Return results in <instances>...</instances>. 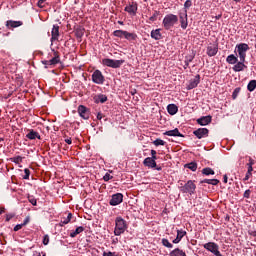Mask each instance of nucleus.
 <instances>
[{
  "mask_svg": "<svg viewBox=\"0 0 256 256\" xmlns=\"http://www.w3.org/2000/svg\"><path fill=\"white\" fill-rule=\"evenodd\" d=\"M178 21L179 17H177V15L167 14L163 19L162 25L166 31H169V29H172Z\"/></svg>",
  "mask_w": 256,
  "mask_h": 256,
  "instance_id": "obj_1",
  "label": "nucleus"
},
{
  "mask_svg": "<svg viewBox=\"0 0 256 256\" xmlns=\"http://www.w3.org/2000/svg\"><path fill=\"white\" fill-rule=\"evenodd\" d=\"M126 229H127V222L121 217H117L115 220L114 235L119 237V235H123V233H125Z\"/></svg>",
  "mask_w": 256,
  "mask_h": 256,
  "instance_id": "obj_2",
  "label": "nucleus"
},
{
  "mask_svg": "<svg viewBox=\"0 0 256 256\" xmlns=\"http://www.w3.org/2000/svg\"><path fill=\"white\" fill-rule=\"evenodd\" d=\"M247 51H249L248 44L241 43L236 45L235 53H238V57L240 61H245V57H247Z\"/></svg>",
  "mask_w": 256,
  "mask_h": 256,
  "instance_id": "obj_3",
  "label": "nucleus"
},
{
  "mask_svg": "<svg viewBox=\"0 0 256 256\" xmlns=\"http://www.w3.org/2000/svg\"><path fill=\"white\" fill-rule=\"evenodd\" d=\"M125 63V60H114L109 58H104L102 60V65H105L106 67H111L112 69H119L121 65Z\"/></svg>",
  "mask_w": 256,
  "mask_h": 256,
  "instance_id": "obj_4",
  "label": "nucleus"
},
{
  "mask_svg": "<svg viewBox=\"0 0 256 256\" xmlns=\"http://www.w3.org/2000/svg\"><path fill=\"white\" fill-rule=\"evenodd\" d=\"M195 189H197V186L195 183H193V180H189L184 186L180 188V191L182 193H189V195H194Z\"/></svg>",
  "mask_w": 256,
  "mask_h": 256,
  "instance_id": "obj_5",
  "label": "nucleus"
},
{
  "mask_svg": "<svg viewBox=\"0 0 256 256\" xmlns=\"http://www.w3.org/2000/svg\"><path fill=\"white\" fill-rule=\"evenodd\" d=\"M92 81L96 85H103L105 83V76H103L100 70H95L92 74Z\"/></svg>",
  "mask_w": 256,
  "mask_h": 256,
  "instance_id": "obj_6",
  "label": "nucleus"
},
{
  "mask_svg": "<svg viewBox=\"0 0 256 256\" xmlns=\"http://www.w3.org/2000/svg\"><path fill=\"white\" fill-rule=\"evenodd\" d=\"M110 205L112 207H115L116 205H120V203H123V194L121 193H116L112 195V198L109 201Z\"/></svg>",
  "mask_w": 256,
  "mask_h": 256,
  "instance_id": "obj_7",
  "label": "nucleus"
},
{
  "mask_svg": "<svg viewBox=\"0 0 256 256\" xmlns=\"http://www.w3.org/2000/svg\"><path fill=\"white\" fill-rule=\"evenodd\" d=\"M193 135L197 137V139H203L204 137H209V129L207 128H198L193 132Z\"/></svg>",
  "mask_w": 256,
  "mask_h": 256,
  "instance_id": "obj_8",
  "label": "nucleus"
},
{
  "mask_svg": "<svg viewBox=\"0 0 256 256\" xmlns=\"http://www.w3.org/2000/svg\"><path fill=\"white\" fill-rule=\"evenodd\" d=\"M181 29H187L189 22L187 21V10L180 12L179 14Z\"/></svg>",
  "mask_w": 256,
  "mask_h": 256,
  "instance_id": "obj_9",
  "label": "nucleus"
},
{
  "mask_svg": "<svg viewBox=\"0 0 256 256\" xmlns=\"http://www.w3.org/2000/svg\"><path fill=\"white\" fill-rule=\"evenodd\" d=\"M255 165V160L252 158H249V163L247 164L248 170L244 177V181H249L251 178V175H253V166Z\"/></svg>",
  "mask_w": 256,
  "mask_h": 256,
  "instance_id": "obj_10",
  "label": "nucleus"
},
{
  "mask_svg": "<svg viewBox=\"0 0 256 256\" xmlns=\"http://www.w3.org/2000/svg\"><path fill=\"white\" fill-rule=\"evenodd\" d=\"M200 81H201L200 75H196L193 79H191L187 86L188 91H191V89H195V87H197V85H199Z\"/></svg>",
  "mask_w": 256,
  "mask_h": 256,
  "instance_id": "obj_11",
  "label": "nucleus"
},
{
  "mask_svg": "<svg viewBox=\"0 0 256 256\" xmlns=\"http://www.w3.org/2000/svg\"><path fill=\"white\" fill-rule=\"evenodd\" d=\"M124 11L129 13V15H137V3H130L128 6L125 7Z\"/></svg>",
  "mask_w": 256,
  "mask_h": 256,
  "instance_id": "obj_12",
  "label": "nucleus"
},
{
  "mask_svg": "<svg viewBox=\"0 0 256 256\" xmlns=\"http://www.w3.org/2000/svg\"><path fill=\"white\" fill-rule=\"evenodd\" d=\"M232 69L235 71V73H239L241 71H245V69H247V65H245V61L240 60L233 66Z\"/></svg>",
  "mask_w": 256,
  "mask_h": 256,
  "instance_id": "obj_13",
  "label": "nucleus"
},
{
  "mask_svg": "<svg viewBox=\"0 0 256 256\" xmlns=\"http://www.w3.org/2000/svg\"><path fill=\"white\" fill-rule=\"evenodd\" d=\"M78 113L80 115V117H82V119H89V111L87 110V107L80 105L78 107Z\"/></svg>",
  "mask_w": 256,
  "mask_h": 256,
  "instance_id": "obj_14",
  "label": "nucleus"
},
{
  "mask_svg": "<svg viewBox=\"0 0 256 256\" xmlns=\"http://www.w3.org/2000/svg\"><path fill=\"white\" fill-rule=\"evenodd\" d=\"M143 165H145V167H149L150 169H155V167H157V162L151 159V157H147L144 159Z\"/></svg>",
  "mask_w": 256,
  "mask_h": 256,
  "instance_id": "obj_15",
  "label": "nucleus"
},
{
  "mask_svg": "<svg viewBox=\"0 0 256 256\" xmlns=\"http://www.w3.org/2000/svg\"><path fill=\"white\" fill-rule=\"evenodd\" d=\"M218 51H219V48L215 44L207 47V55L209 57H215V55H217Z\"/></svg>",
  "mask_w": 256,
  "mask_h": 256,
  "instance_id": "obj_16",
  "label": "nucleus"
},
{
  "mask_svg": "<svg viewBox=\"0 0 256 256\" xmlns=\"http://www.w3.org/2000/svg\"><path fill=\"white\" fill-rule=\"evenodd\" d=\"M21 25H23L22 21H13V20L6 21V27L8 29H15L17 27H21Z\"/></svg>",
  "mask_w": 256,
  "mask_h": 256,
  "instance_id": "obj_17",
  "label": "nucleus"
},
{
  "mask_svg": "<svg viewBox=\"0 0 256 256\" xmlns=\"http://www.w3.org/2000/svg\"><path fill=\"white\" fill-rule=\"evenodd\" d=\"M187 235V232L185 230H177V236L176 238L172 241V243L177 244L181 242V239H183L184 236Z\"/></svg>",
  "mask_w": 256,
  "mask_h": 256,
  "instance_id": "obj_18",
  "label": "nucleus"
},
{
  "mask_svg": "<svg viewBox=\"0 0 256 256\" xmlns=\"http://www.w3.org/2000/svg\"><path fill=\"white\" fill-rule=\"evenodd\" d=\"M51 41H57L59 39V26L58 25H54L51 31Z\"/></svg>",
  "mask_w": 256,
  "mask_h": 256,
  "instance_id": "obj_19",
  "label": "nucleus"
},
{
  "mask_svg": "<svg viewBox=\"0 0 256 256\" xmlns=\"http://www.w3.org/2000/svg\"><path fill=\"white\" fill-rule=\"evenodd\" d=\"M164 135H167L168 137H183L181 132H179V129L169 130L164 133Z\"/></svg>",
  "mask_w": 256,
  "mask_h": 256,
  "instance_id": "obj_20",
  "label": "nucleus"
},
{
  "mask_svg": "<svg viewBox=\"0 0 256 256\" xmlns=\"http://www.w3.org/2000/svg\"><path fill=\"white\" fill-rule=\"evenodd\" d=\"M197 123L198 125H202V126L209 125V123H211V116L201 117L197 119Z\"/></svg>",
  "mask_w": 256,
  "mask_h": 256,
  "instance_id": "obj_21",
  "label": "nucleus"
},
{
  "mask_svg": "<svg viewBox=\"0 0 256 256\" xmlns=\"http://www.w3.org/2000/svg\"><path fill=\"white\" fill-rule=\"evenodd\" d=\"M27 139H30L31 141L35 139H41V135H39L38 132L35 130H30L29 133L26 135Z\"/></svg>",
  "mask_w": 256,
  "mask_h": 256,
  "instance_id": "obj_22",
  "label": "nucleus"
},
{
  "mask_svg": "<svg viewBox=\"0 0 256 256\" xmlns=\"http://www.w3.org/2000/svg\"><path fill=\"white\" fill-rule=\"evenodd\" d=\"M167 111L169 115H177V112L179 111V107H177V105L175 104H169L167 106Z\"/></svg>",
  "mask_w": 256,
  "mask_h": 256,
  "instance_id": "obj_23",
  "label": "nucleus"
},
{
  "mask_svg": "<svg viewBox=\"0 0 256 256\" xmlns=\"http://www.w3.org/2000/svg\"><path fill=\"white\" fill-rule=\"evenodd\" d=\"M54 53V57L52 59H50V64L51 65H57L58 63L61 62V59L59 57V52L52 50Z\"/></svg>",
  "mask_w": 256,
  "mask_h": 256,
  "instance_id": "obj_24",
  "label": "nucleus"
},
{
  "mask_svg": "<svg viewBox=\"0 0 256 256\" xmlns=\"http://www.w3.org/2000/svg\"><path fill=\"white\" fill-rule=\"evenodd\" d=\"M169 256H187V254L185 253V251L176 248L169 253Z\"/></svg>",
  "mask_w": 256,
  "mask_h": 256,
  "instance_id": "obj_25",
  "label": "nucleus"
},
{
  "mask_svg": "<svg viewBox=\"0 0 256 256\" xmlns=\"http://www.w3.org/2000/svg\"><path fill=\"white\" fill-rule=\"evenodd\" d=\"M151 37L155 39V41H159V39H161V29L152 30Z\"/></svg>",
  "mask_w": 256,
  "mask_h": 256,
  "instance_id": "obj_26",
  "label": "nucleus"
},
{
  "mask_svg": "<svg viewBox=\"0 0 256 256\" xmlns=\"http://www.w3.org/2000/svg\"><path fill=\"white\" fill-rule=\"evenodd\" d=\"M226 61L229 63V65H235L239 59L234 54H231L227 56Z\"/></svg>",
  "mask_w": 256,
  "mask_h": 256,
  "instance_id": "obj_27",
  "label": "nucleus"
},
{
  "mask_svg": "<svg viewBox=\"0 0 256 256\" xmlns=\"http://www.w3.org/2000/svg\"><path fill=\"white\" fill-rule=\"evenodd\" d=\"M124 38L127 39V41H136L137 40V34L135 33H130V32H125Z\"/></svg>",
  "mask_w": 256,
  "mask_h": 256,
  "instance_id": "obj_28",
  "label": "nucleus"
},
{
  "mask_svg": "<svg viewBox=\"0 0 256 256\" xmlns=\"http://www.w3.org/2000/svg\"><path fill=\"white\" fill-rule=\"evenodd\" d=\"M95 103H105L107 101V96L105 94H99L95 98Z\"/></svg>",
  "mask_w": 256,
  "mask_h": 256,
  "instance_id": "obj_29",
  "label": "nucleus"
},
{
  "mask_svg": "<svg viewBox=\"0 0 256 256\" xmlns=\"http://www.w3.org/2000/svg\"><path fill=\"white\" fill-rule=\"evenodd\" d=\"M85 231V228L83 226H79L75 229L74 232L70 233V237L74 238L77 237L80 233H83Z\"/></svg>",
  "mask_w": 256,
  "mask_h": 256,
  "instance_id": "obj_30",
  "label": "nucleus"
},
{
  "mask_svg": "<svg viewBox=\"0 0 256 256\" xmlns=\"http://www.w3.org/2000/svg\"><path fill=\"white\" fill-rule=\"evenodd\" d=\"M200 183H207L208 185H219L218 179H204Z\"/></svg>",
  "mask_w": 256,
  "mask_h": 256,
  "instance_id": "obj_31",
  "label": "nucleus"
},
{
  "mask_svg": "<svg viewBox=\"0 0 256 256\" xmlns=\"http://www.w3.org/2000/svg\"><path fill=\"white\" fill-rule=\"evenodd\" d=\"M72 217H73V214L69 213L66 218H63V219L60 221L61 227H63L64 225H67V224L71 221Z\"/></svg>",
  "mask_w": 256,
  "mask_h": 256,
  "instance_id": "obj_32",
  "label": "nucleus"
},
{
  "mask_svg": "<svg viewBox=\"0 0 256 256\" xmlns=\"http://www.w3.org/2000/svg\"><path fill=\"white\" fill-rule=\"evenodd\" d=\"M187 169H190V171H197V163L196 162H190L185 165Z\"/></svg>",
  "mask_w": 256,
  "mask_h": 256,
  "instance_id": "obj_33",
  "label": "nucleus"
},
{
  "mask_svg": "<svg viewBox=\"0 0 256 256\" xmlns=\"http://www.w3.org/2000/svg\"><path fill=\"white\" fill-rule=\"evenodd\" d=\"M247 89L248 91L253 92V90L256 89V80H251L247 85Z\"/></svg>",
  "mask_w": 256,
  "mask_h": 256,
  "instance_id": "obj_34",
  "label": "nucleus"
},
{
  "mask_svg": "<svg viewBox=\"0 0 256 256\" xmlns=\"http://www.w3.org/2000/svg\"><path fill=\"white\" fill-rule=\"evenodd\" d=\"M203 175H215V171L211 169L210 167L202 169Z\"/></svg>",
  "mask_w": 256,
  "mask_h": 256,
  "instance_id": "obj_35",
  "label": "nucleus"
},
{
  "mask_svg": "<svg viewBox=\"0 0 256 256\" xmlns=\"http://www.w3.org/2000/svg\"><path fill=\"white\" fill-rule=\"evenodd\" d=\"M125 33H126L125 30H116L113 32V35H114V37L123 38V37H125Z\"/></svg>",
  "mask_w": 256,
  "mask_h": 256,
  "instance_id": "obj_36",
  "label": "nucleus"
},
{
  "mask_svg": "<svg viewBox=\"0 0 256 256\" xmlns=\"http://www.w3.org/2000/svg\"><path fill=\"white\" fill-rule=\"evenodd\" d=\"M162 245L168 249H173V244H171L167 238L162 239Z\"/></svg>",
  "mask_w": 256,
  "mask_h": 256,
  "instance_id": "obj_37",
  "label": "nucleus"
},
{
  "mask_svg": "<svg viewBox=\"0 0 256 256\" xmlns=\"http://www.w3.org/2000/svg\"><path fill=\"white\" fill-rule=\"evenodd\" d=\"M11 161H13V163H16L17 165H19V163H21L23 161V157L15 156V157L11 158Z\"/></svg>",
  "mask_w": 256,
  "mask_h": 256,
  "instance_id": "obj_38",
  "label": "nucleus"
},
{
  "mask_svg": "<svg viewBox=\"0 0 256 256\" xmlns=\"http://www.w3.org/2000/svg\"><path fill=\"white\" fill-rule=\"evenodd\" d=\"M239 93H241V88H235V90L232 93V99H237Z\"/></svg>",
  "mask_w": 256,
  "mask_h": 256,
  "instance_id": "obj_39",
  "label": "nucleus"
},
{
  "mask_svg": "<svg viewBox=\"0 0 256 256\" xmlns=\"http://www.w3.org/2000/svg\"><path fill=\"white\" fill-rule=\"evenodd\" d=\"M193 5V2L191 0H187L184 3V11H187L189 9V7H191Z\"/></svg>",
  "mask_w": 256,
  "mask_h": 256,
  "instance_id": "obj_40",
  "label": "nucleus"
},
{
  "mask_svg": "<svg viewBox=\"0 0 256 256\" xmlns=\"http://www.w3.org/2000/svg\"><path fill=\"white\" fill-rule=\"evenodd\" d=\"M153 143L156 147H159V145H165V141L162 139H156Z\"/></svg>",
  "mask_w": 256,
  "mask_h": 256,
  "instance_id": "obj_41",
  "label": "nucleus"
},
{
  "mask_svg": "<svg viewBox=\"0 0 256 256\" xmlns=\"http://www.w3.org/2000/svg\"><path fill=\"white\" fill-rule=\"evenodd\" d=\"M157 17H159V11H155L154 14L149 18L150 21H157Z\"/></svg>",
  "mask_w": 256,
  "mask_h": 256,
  "instance_id": "obj_42",
  "label": "nucleus"
},
{
  "mask_svg": "<svg viewBox=\"0 0 256 256\" xmlns=\"http://www.w3.org/2000/svg\"><path fill=\"white\" fill-rule=\"evenodd\" d=\"M24 173H25V175H24L23 179H29V175H31V171L26 168L24 170Z\"/></svg>",
  "mask_w": 256,
  "mask_h": 256,
  "instance_id": "obj_43",
  "label": "nucleus"
},
{
  "mask_svg": "<svg viewBox=\"0 0 256 256\" xmlns=\"http://www.w3.org/2000/svg\"><path fill=\"white\" fill-rule=\"evenodd\" d=\"M43 245H49V235H44V237H43Z\"/></svg>",
  "mask_w": 256,
  "mask_h": 256,
  "instance_id": "obj_44",
  "label": "nucleus"
},
{
  "mask_svg": "<svg viewBox=\"0 0 256 256\" xmlns=\"http://www.w3.org/2000/svg\"><path fill=\"white\" fill-rule=\"evenodd\" d=\"M110 179H113V176H111V174L109 173H106L103 177L104 181H110Z\"/></svg>",
  "mask_w": 256,
  "mask_h": 256,
  "instance_id": "obj_45",
  "label": "nucleus"
},
{
  "mask_svg": "<svg viewBox=\"0 0 256 256\" xmlns=\"http://www.w3.org/2000/svg\"><path fill=\"white\" fill-rule=\"evenodd\" d=\"M249 197H251V190H246V191L244 192V198H245V199H249Z\"/></svg>",
  "mask_w": 256,
  "mask_h": 256,
  "instance_id": "obj_46",
  "label": "nucleus"
},
{
  "mask_svg": "<svg viewBox=\"0 0 256 256\" xmlns=\"http://www.w3.org/2000/svg\"><path fill=\"white\" fill-rule=\"evenodd\" d=\"M23 229V224H17L15 227H14V231H19Z\"/></svg>",
  "mask_w": 256,
  "mask_h": 256,
  "instance_id": "obj_47",
  "label": "nucleus"
},
{
  "mask_svg": "<svg viewBox=\"0 0 256 256\" xmlns=\"http://www.w3.org/2000/svg\"><path fill=\"white\" fill-rule=\"evenodd\" d=\"M103 256H115V252H103Z\"/></svg>",
  "mask_w": 256,
  "mask_h": 256,
  "instance_id": "obj_48",
  "label": "nucleus"
},
{
  "mask_svg": "<svg viewBox=\"0 0 256 256\" xmlns=\"http://www.w3.org/2000/svg\"><path fill=\"white\" fill-rule=\"evenodd\" d=\"M31 220V218H29V216H27L24 220V222L22 223L23 227H25V225H27V223H29V221Z\"/></svg>",
  "mask_w": 256,
  "mask_h": 256,
  "instance_id": "obj_49",
  "label": "nucleus"
},
{
  "mask_svg": "<svg viewBox=\"0 0 256 256\" xmlns=\"http://www.w3.org/2000/svg\"><path fill=\"white\" fill-rule=\"evenodd\" d=\"M45 1H47V0H39L38 7L43 8L44 7L43 3H45Z\"/></svg>",
  "mask_w": 256,
  "mask_h": 256,
  "instance_id": "obj_50",
  "label": "nucleus"
},
{
  "mask_svg": "<svg viewBox=\"0 0 256 256\" xmlns=\"http://www.w3.org/2000/svg\"><path fill=\"white\" fill-rule=\"evenodd\" d=\"M29 202L31 203V205H37V200L34 198L29 199Z\"/></svg>",
  "mask_w": 256,
  "mask_h": 256,
  "instance_id": "obj_51",
  "label": "nucleus"
},
{
  "mask_svg": "<svg viewBox=\"0 0 256 256\" xmlns=\"http://www.w3.org/2000/svg\"><path fill=\"white\" fill-rule=\"evenodd\" d=\"M130 94H131L132 96L137 95V90H136L135 88H132V89L130 90Z\"/></svg>",
  "mask_w": 256,
  "mask_h": 256,
  "instance_id": "obj_52",
  "label": "nucleus"
},
{
  "mask_svg": "<svg viewBox=\"0 0 256 256\" xmlns=\"http://www.w3.org/2000/svg\"><path fill=\"white\" fill-rule=\"evenodd\" d=\"M43 65H51V61L50 60H43L42 61Z\"/></svg>",
  "mask_w": 256,
  "mask_h": 256,
  "instance_id": "obj_53",
  "label": "nucleus"
},
{
  "mask_svg": "<svg viewBox=\"0 0 256 256\" xmlns=\"http://www.w3.org/2000/svg\"><path fill=\"white\" fill-rule=\"evenodd\" d=\"M65 143H67L68 145H71L73 141L71 140V138H67L65 139Z\"/></svg>",
  "mask_w": 256,
  "mask_h": 256,
  "instance_id": "obj_54",
  "label": "nucleus"
},
{
  "mask_svg": "<svg viewBox=\"0 0 256 256\" xmlns=\"http://www.w3.org/2000/svg\"><path fill=\"white\" fill-rule=\"evenodd\" d=\"M76 37H79V38L83 37V33L81 31H77Z\"/></svg>",
  "mask_w": 256,
  "mask_h": 256,
  "instance_id": "obj_55",
  "label": "nucleus"
},
{
  "mask_svg": "<svg viewBox=\"0 0 256 256\" xmlns=\"http://www.w3.org/2000/svg\"><path fill=\"white\" fill-rule=\"evenodd\" d=\"M11 219H13V215H6V221H11Z\"/></svg>",
  "mask_w": 256,
  "mask_h": 256,
  "instance_id": "obj_56",
  "label": "nucleus"
},
{
  "mask_svg": "<svg viewBox=\"0 0 256 256\" xmlns=\"http://www.w3.org/2000/svg\"><path fill=\"white\" fill-rule=\"evenodd\" d=\"M97 119H98L99 121H101V120L103 119V114L98 113V114H97Z\"/></svg>",
  "mask_w": 256,
  "mask_h": 256,
  "instance_id": "obj_57",
  "label": "nucleus"
},
{
  "mask_svg": "<svg viewBox=\"0 0 256 256\" xmlns=\"http://www.w3.org/2000/svg\"><path fill=\"white\" fill-rule=\"evenodd\" d=\"M33 256H41V253H40V252H37V251H34V252H33Z\"/></svg>",
  "mask_w": 256,
  "mask_h": 256,
  "instance_id": "obj_58",
  "label": "nucleus"
},
{
  "mask_svg": "<svg viewBox=\"0 0 256 256\" xmlns=\"http://www.w3.org/2000/svg\"><path fill=\"white\" fill-rule=\"evenodd\" d=\"M151 155H152V156L157 155V151H155V150H151Z\"/></svg>",
  "mask_w": 256,
  "mask_h": 256,
  "instance_id": "obj_59",
  "label": "nucleus"
},
{
  "mask_svg": "<svg viewBox=\"0 0 256 256\" xmlns=\"http://www.w3.org/2000/svg\"><path fill=\"white\" fill-rule=\"evenodd\" d=\"M150 159H152L153 161H157V155L150 157Z\"/></svg>",
  "mask_w": 256,
  "mask_h": 256,
  "instance_id": "obj_60",
  "label": "nucleus"
},
{
  "mask_svg": "<svg viewBox=\"0 0 256 256\" xmlns=\"http://www.w3.org/2000/svg\"><path fill=\"white\" fill-rule=\"evenodd\" d=\"M227 174L224 175V183H227Z\"/></svg>",
  "mask_w": 256,
  "mask_h": 256,
  "instance_id": "obj_61",
  "label": "nucleus"
},
{
  "mask_svg": "<svg viewBox=\"0 0 256 256\" xmlns=\"http://www.w3.org/2000/svg\"><path fill=\"white\" fill-rule=\"evenodd\" d=\"M161 169H162L161 166L156 167V170H157V171H161Z\"/></svg>",
  "mask_w": 256,
  "mask_h": 256,
  "instance_id": "obj_62",
  "label": "nucleus"
},
{
  "mask_svg": "<svg viewBox=\"0 0 256 256\" xmlns=\"http://www.w3.org/2000/svg\"><path fill=\"white\" fill-rule=\"evenodd\" d=\"M216 19L217 20L221 19V15L216 16Z\"/></svg>",
  "mask_w": 256,
  "mask_h": 256,
  "instance_id": "obj_63",
  "label": "nucleus"
},
{
  "mask_svg": "<svg viewBox=\"0 0 256 256\" xmlns=\"http://www.w3.org/2000/svg\"><path fill=\"white\" fill-rule=\"evenodd\" d=\"M185 63H186V64H185V65H186V67H189V62H185Z\"/></svg>",
  "mask_w": 256,
  "mask_h": 256,
  "instance_id": "obj_64",
  "label": "nucleus"
}]
</instances>
